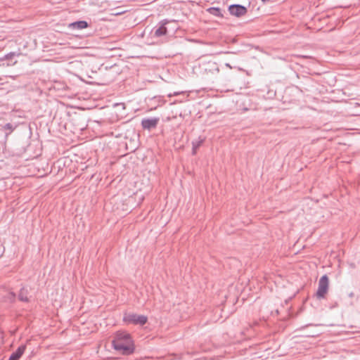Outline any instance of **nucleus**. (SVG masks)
Returning a JSON list of instances; mask_svg holds the SVG:
<instances>
[{
    "mask_svg": "<svg viewBox=\"0 0 360 360\" xmlns=\"http://www.w3.org/2000/svg\"><path fill=\"white\" fill-rule=\"evenodd\" d=\"M204 141V139L199 138L198 140L193 141L192 142V146L198 148Z\"/></svg>",
    "mask_w": 360,
    "mask_h": 360,
    "instance_id": "obj_14",
    "label": "nucleus"
},
{
    "mask_svg": "<svg viewBox=\"0 0 360 360\" xmlns=\"http://www.w3.org/2000/svg\"><path fill=\"white\" fill-rule=\"evenodd\" d=\"M354 292H350V293L349 294V296L350 297H354Z\"/></svg>",
    "mask_w": 360,
    "mask_h": 360,
    "instance_id": "obj_17",
    "label": "nucleus"
},
{
    "mask_svg": "<svg viewBox=\"0 0 360 360\" xmlns=\"http://www.w3.org/2000/svg\"><path fill=\"white\" fill-rule=\"evenodd\" d=\"M207 12L212 15H214V16H217V17H219V18H223L224 15L221 11V9L219 8H217V7H211V8H209L207 10Z\"/></svg>",
    "mask_w": 360,
    "mask_h": 360,
    "instance_id": "obj_11",
    "label": "nucleus"
},
{
    "mask_svg": "<svg viewBox=\"0 0 360 360\" xmlns=\"http://www.w3.org/2000/svg\"><path fill=\"white\" fill-rule=\"evenodd\" d=\"M229 12L231 15L240 18L244 16L248 13V9L245 6L240 4H232L228 8Z\"/></svg>",
    "mask_w": 360,
    "mask_h": 360,
    "instance_id": "obj_4",
    "label": "nucleus"
},
{
    "mask_svg": "<svg viewBox=\"0 0 360 360\" xmlns=\"http://www.w3.org/2000/svg\"><path fill=\"white\" fill-rule=\"evenodd\" d=\"M26 349V345H23L20 346L15 352H13L9 357L8 360H19L22 356Z\"/></svg>",
    "mask_w": 360,
    "mask_h": 360,
    "instance_id": "obj_10",
    "label": "nucleus"
},
{
    "mask_svg": "<svg viewBox=\"0 0 360 360\" xmlns=\"http://www.w3.org/2000/svg\"><path fill=\"white\" fill-rule=\"evenodd\" d=\"M329 286V279L327 275H323L319 281V287L316 292V297L319 299L325 297L326 294L328 292Z\"/></svg>",
    "mask_w": 360,
    "mask_h": 360,
    "instance_id": "obj_2",
    "label": "nucleus"
},
{
    "mask_svg": "<svg viewBox=\"0 0 360 360\" xmlns=\"http://www.w3.org/2000/svg\"><path fill=\"white\" fill-rule=\"evenodd\" d=\"M179 92H174L173 95H174V96H176V95H179Z\"/></svg>",
    "mask_w": 360,
    "mask_h": 360,
    "instance_id": "obj_18",
    "label": "nucleus"
},
{
    "mask_svg": "<svg viewBox=\"0 0 360 360\" xmlns=\"http://www.w3.org/2000/svg\"><path fill=\"white\" fill-rule=\"evenodd\" d=\"M264 3L269 1V0H262Z\"/></svg>",
    "mask_w": 360,
    "mask_h": 360,
    "instance_id": "obj_19",
    "label": "nucleus"
},
{
    "mask_svg": "<svg viewBox=\"0 0 360 360\" xmlns=\"http://www.w3.org/2000/svg\"><path fill=\"white\" fill-rule=\"evenodd\" d=\"M123 320L124 322L127 323H133L143 326L145 323H146L148 318L144 315H139L136 314H128L124 315Z\"/></svg>",
    "mask_w": 360,
    "mask_h": 360,
    "instance_id": "obj_3",
    "label": "nucleus"
},
{
    "mask_svg": "<svg viewBox=\"0 0 360 360\" xmlns=\"http://www.w3.org/2000/svg\"><path fill=\"white\" fill-rule=\"evenodd\" d=\"M15 128H16V125H13L11 123H7L4 127V129L9 131V133H11L12 131H13Z\"/></svg>",
    "mask_w": 360,
    "mask_h": 360,
    "instance_id": "obj_13",
    "label": "nucleus"
},
{
    "mask_svg": "<svg viewBox=\"0 0 360 360\" xmlns=\"http://www.w3.org/2000/svg\"><path fill=\"white\" fill-rule=\"evenodd\" d=\"M15 56V53L11 52L6 55L4 58H0V65H12L16 63V60L13 61V58Z\"/></svg>",
    "mask_w": 360,
    "mask_h": 360,
    "instance_id": "obj_8",
    "label": "nucleus"
},
{
    "mask_svg": "<svg viewBox=\"0 0 360 360\" xmlns=\"http://www.w3.org/2000/svg\"><path fill=\"white\" fill-rule=\"evenodd\" d=\"M204 72L207 75H217L219 72V68L217 63L208 61L203 65Z\"/></svg>",
    "mask_w": 360,
    "mask_h": 360,
    "instance_id": "obj_5",
    "label": "nucleus"
},
{
    "mask_svg": "<svg viewBox=\"0 0 360 360\" xmlns=\"http://www.w3.org/2000/svg\"><path fill=\"white\" fill-rule=\"evenodd\" d=\"M15 294L12 292H9L6 297V299L9 302H13L15 300Z\"/></svg>",
    "mask_w": 360,
    "mask_h": 360,
    "instance_id": "obj_15",
    "label": "nucleus"
},
{
    "mask_svg": "<svg viewBox=\"0 0 360 360\" xmlns=\"http://www.w3.org/2000/svg\"><path fill=\"white\" fill-rule=\"evenodd\" d=\"M169 22L168 20H163L160 22V26L157 28L154 32V36L157 37H160L167 34V29L166 27V25Z\"/></svg>",
    "mask_w": 360,
    "mask_h": 360,
    "instance_id": "obj_7",
    "label": "nucleus"
},
{
    "mask_svg": "<svg viewBox=\"0 0 360 360\" xmlns=\"http://www.w3.org/2000/svg\"><path fill=\"white\" fill-rule=\"evenodd\" d=\"M18 298L20 301H22V302H28L29 301V299L27 297V290L22 288H21L20 292H19V295H18Z\"/></svg>",
    "mask_w": 360,
    "mask_h": 360,
    "instance_id": "obj_12",
    "label": "nucleus"
},
{
    "mask_svg": "<svg viewBox=\"0 0 360 360\" xmlns=\"http://www.w3.org/2000/svg\"><path fill=\"white\" fill-rule=\"evenodd\" d=\"M158 122V117L143 119L141 121V126L144 129L150 130L157 127Z\"/></svg>",
    "mask_w": 360,
    "mask_h": 360,
    "instance_id": "obj_6",
    "label": "nucleus"
},
{
    "mask_svg": "<svg viewBox=\"0 0 360 360\" xmlns=\"http://www.w3.org/2000/svg\"><path fill=\"white\" fill-rule=\"evenodd\" d=\"M114 349L122 354L129 355L134 352V345L130 335L125 332H117L112 340Z\"/></svg>",
    "mask_w": 360,
    "mask_h": 360,
    "instance_id": "obj_1",
    "label": "nucleus"
},
{
    "mask_svg": "<svg viewBox=\"0 0 360 360\" xmlns=\"http://www.w3.org/2000/svg\"><path fill=\"white\" fill-rule=\"evenodd\" d=\"M197 150H198V148H195V146H193V149H192V150H193V151H192L193 155H195V154L196 153Z\"/></svg>",
    "mask_w": 360,
    "mask_h": 360,
    "instance_id": "obj_16",
    "label": "nucleus"
},
{
    "mask_svg": "<svg viewBox=\"0 0 360 360\" xmlns=\"http://www.w3.org/2000/svg\"><path fill=\"white\" fill-rule=\"evenodd\" d=\"M68 27L73 30H82L88 27L89 24L85 20H79L70 23Z\"/></svg>",
    "mask_w": 360,
    "mask_h": 360,
    "instance_id": "obj_9",
    "label": "nucleus"
}]
</instances>
